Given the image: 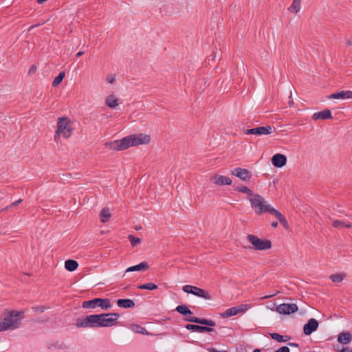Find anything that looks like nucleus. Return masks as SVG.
<instances>
[{"label":"nucleus","instance_id":"obj_12","mask_svg":"<svg viewBox=\"0 0 352 352\" xmlns=\"http://www.w3.org/2000/svg\"><path fill=\"white\" fill-rule=\"evenodd\" d=\"M232 175L240 178L241 180L246 182L250 179L251 173L245 168H236L232 171Z\"/></svg>","mask_w":352,"mask_h":352},{"label":"nucleus","instance_id":"obj_24","mask_svg":"<svg viewBox=\"0 0 352 352\" xmlns=\"http://www.w3.org/2000/svg\"><path fill=\"white\" fill-rule=\"evenodd\" d=\"M270 335L272 339L278 342H285L291 339L289 336H282L277 333H272Z\"/></svg>","mask_w":352,"mask_h":352},{"label":"nucleus","instance_id":"obj_22","mask_svg":"<svg viewBox=\"0 0 352 352\" xmlns=\"http://www.w3.org/2000/svg\"><path fill=\"white\" fill-rule=\"evenodd\" d=\"M118 98L113 94L109 96L105 100L106 104L111 109H115L118 105Z\"/></svg>","mask_w":352,"mask_h":352},{"label":"nucleus","instance_id":"obj_6","mask_svg":"<svg viewBox=\"0 0 352 352\" xmlns=\"http://www.w3.org/2000/svg\"><path fill=\"white\" fill-rule=\"evenodd\" d=\"M250 201L252 208L254 209L257 214H261L265 212L269 213L272 208L271 205L268 204L267 202L258 194L254 195V197L250 198Z\"/></svg>","mask_w":352,"mask_h":352},{"label":"nucleus","instance_id":"obj_5","mask_svg":"<svg viewBox=\"0 0 352 352\" xmlns=\"http://www.w3.org/2000/svg\"><path fill=\"white\" fill-rule=\"evenodd\" d=\"M72 129L70 126V120L67 118H58L57 130L54 135L55 140H58L61 134L65 138H69L72 135Z\"/></svg>","mask_w":352,"mask_h":352},{"label":"nucleus","instance_id":"obj_18","mask_svg":"<svg viewBox=\"0 0 352 352\" xmlns=\"http://www.w3.org/2000/svg\"><path fill=\"white\" fill-rule=\"evenodd\" d=\"M352 340V336L349 332H342L338 336V342L342 344H348Z\"/></svg>","mask_w":352,"mask_h":352},{"label":"nucleus","instance_id":"obj_17","mask_svg":"<svg viewBox=\"0 0 352 352\" xmlns=\"http://www.w3.org/2000/svg\"><path fill=\"white\" fill-rule=\"evenodd\" d=\"M313 120H316L318 119L327 120L332 118L331 112L329 109H325L324 111L314 113L312 116Z\"/></svg>","mask_w":352,"mask_h":352},{"label":"nucleus","instance_id":"obj_40","mask_svg":"<svg viewBox=\"0 0 352 352\" xmlns=\"http://www.w3.org/2000/svg\"><path fill=\"white\" fill-rule=\"evenodd\" d=\"M280 223L283 226V227L285 228H286V229L289 228V225H288L287 221L285 217L282 219V220L280 219Z\"/></svg>","mask_w":352,"mask_h":352},{"label":"nucleus","instance_id":"obj_51","mask_svg":"<svg viewBox=\"0 0 352 352\" xmlns=\"http://www.w3.org/2000/svg\"><path fill=\"white\" fill-rule=\"evenodd\" d=\"M272 226L273 228H276L278 226V222L277 221H274L272 223Z\"/></svg>","mask_w":352,"mask_h":352},{"label":"nucleus","instance_id":"obj_9","mask_svg":"<svg viewBox=\"0 0 352 352\" xmlns=\"http://www.w3.org/2000/svg\"><path fill=\"white\" fill-rule=\"evenodd\" d=\"M182 289L186 293L193 294L206 300L212 299L211 295L206 290L196 286L186 285L182 287Z\"/></svg>","mask_w":352,"mask_h":352},{"label":"nucleus","instance_id":"obj_54","mask_svg":"<svg viewBox=\"0 0 352 352\" xmlns=\"http://www.w3.org/2000/svg\"><path fill=\"white\" fill-rule=\"evenodd\" d=\"M1 331H4V330L3 329L1 322H0V332H1Z\"/></svg>","mask_w":352,"mask_h":352},{"label":"nucleus","instance_id":"obj_35","mask_svg":"<svg viewBox=\"0 0 352 352\" xmlns=\"http://www.w3.org/2000/svg\"><path fill=\"white\" fill-rule=\"evenodd\" d=\"M235 308L237 310V314L244 313L248 309H250V305H247V304H242V305L235 307Z\"/></svg>","mask_w":352,"mask_h":352},{"label":"nucleus","instance_id":"obj_38","mask_svg":"<svg viewBox=\"0 0 352 352\" xmlns=\"http://www.w3.org/2000/svg\"><path fill=\"white\" fill-rule=\"evenodd\" d=\"M275 352H290V350L288 346H283L276 350Z\"/></svg>","mask_w":352,"mask_h":352},{"label":"nucleus","instance_id":"obj_49","mask_svg":"<svg viewBox=\"0 0 352 352\" xmlns=\"http://www.w3.org/2000/svg\"><path fill=\"white\" fill-rule=\"evenodd\" d=\"M39 25H40V24H35V25H32V26H30V27L29 28V29H28V32H30L33 28H36V27H38V26H39Z\"/></svg>","mask_w":352,"mask_h":352},{"label":"nucleus","instance_id":"obj_1","mask_svg":"<svg viewBox=\"0 0 352 352\" xmlns=\"http://www.w3.org/2000/svg\"><path fill=\"white\" fill-rule=\"evenodd\" d=\"M151 138L148 135L140 133L138 135H130L120 140L106 142L104 146L107 148L114 151L125 150L131 146L140 144H147L150 142Z\"/></svg>","mask_w":352,"mask_h":352},{"label":"nucleus","instance_id":"obj_33","mask_svg":"<svg viewBox=\"0 0 352 352\" xmlns=\"http://www.w3.org/2000/svg\"><path fill=\"white\" fill-rule=\"evenodd\" d=\"M235 190H236L237 191L239 192H244V193H247L248 195H250V196H253L254 197V194H253V192L252 190H250V188H248L247 186H241V187H238L236 188Z\"/></svg>","mask_w":352,"mask_h":352},{"label":"nucleus","instance_id":"obj_41","mask_svg":"<svg viewBox=\"0 0 352 352\" xmlns=\"http://www.w3.org/2000/svg\"><path fill=\"white\" fill-rule=\"evenodd\" d=\"M104 314L108 315V316H113L114 318H113V319H116V322L120 317V314L118 313H107V314Z\"/></svg>","mask_w":352,"mask_h":352},{"label":"nucleus","instance_id":"obj_43","mask_svg":"<svg viewBox=\"0 0 352 352\" xmlns=\"http://www.w3.org/2000/svg\"><path fill=\"white\" fill-rule=\"evenodd\" d=\"M338 352H352V349L349 347H343L341 349H336Z\"/></svg>","mask_w":352,"mask_h":352},{"label":"nucleus","instance_id":"obj_29","mask_svg":"<svg viewBox=\"0 0 352 352\" xmlns=\"http://www.w3.org/2000/svg\"><path fill=\"white\" fill-rule=\"evenodd\" d=\"M138 288L140 289H147V290H155L158 288V286L153 283H148L146 284H142L138 286Z\"/></svg>","mask_w":352,"mask_h":352},{"label":"nucleus","instance_id":"obj_7","mask_svg":"<svg viewBox=\"0 0 352 352\" xmlns=\"http://www.w3.org/2000/svg\"><path fill=\"white\" fill-rule=\"evenodd\" d=\"M82 307L84 309H94L96 307H100L102 309L107 310L111 307V304L109 298H96L93 300L84 301Z\"/></svg>","mask_w":352,"mask_h":352},{"label":"nucleus","instance_id":"obj_23","mask_svg":"<svg viewBox=\"0 0 352 352\" xmlns=\"http://www.w3.org/2000/svg\"><path fill=\"white\" fill-rule=\"evenodd\" d=\"M78 267V263L76 261L73 259H68L65 262V267L69 272L76 270Z\"/></svg>","mask_w":352,"mask_h":352},{"label":"nucleus","instance_id":"obj_8","mask_svg":"<svg viewBox=\"0 0 352 352\" xmlns=\"http://www.w3.org/2000/svg\"><path fill=\"white\" fill-rule=\"evenodd\" d=\"M247 239L257 250H266L272 248V242L268 239H261L253 234H248Z\"/></svg>","mask_w":352,"mask_h":352},{"label":"nucleus","instance_id":"obj_57","mask_svg":"<svg viewBox=\"0 0 352 352\" xmlns=\"http://www.w3.org/2000/svg\"><path fill=\"white\" fill-rule=\"evenodd\" d=\"M336 349H340L339 346H338L336 348H334V350H335V351H336Z\"/></svg>","mask_w":352,"mask_h":352},{"label":"nucleus","instance_id":"obj_58","mask_svg":"<svg viewBox=\"0 0 352 352\" xmlns=\"http://www.w3.org/2000/svg\"><path fill=\"white\" fill-rule=\"evenodd\" d=\"M347 44L348 45H351V42L349 41H348Z\"/></svg>","mask_w":352,"mask_h":352},{"label":"nucleus","instance_id":"obj_27","mask_svg":"<svg viewBox=\"0 0 352 352\" xmlns=\"http://www.w3.org/2000/svg\"><path fill=\"white\" fill-rule=\"evenodd\" d=\"M333 226L335 228L340 229L342 228H350L352 227V225L350 223H346L345 221H342L340 220H335L333 222Z\"/></svg>","mask_w":352,"mask_h":352},{"label":"nucleus","instance_id":"obj_42","mask_svg":"<svg viewBox=\"0 0 352 352\" xmlns=\"http://www.w3.org/2000/svg\"><path fill=\"white\" fill-rule=\"evenodd\" d=\"M107 80L109 83L113 84L116 80V76L114 75L108 76Z\"/></svg>","mask_w":352,"mask_h":352},{"label":"nucleus","instance_id":"obj_15","mask_svg":"<svg viewBox=\"0 0 352 352\" xmlns=\"http://www.w3.org/2000/svg\"><path fill=\"white\" fill-rule=\"evenodd\" d=\"M329 99H351L352 98V91H341L333 93L327 97Z\"/></svg>","mask_w":352,"mask_h":352},{"label":"nucleus","instance_id":"obj_45","mask_svg":"<svg viewBox=\"0 0 352 352\" xmlns=\"http://www.w3.org/2000/svg\"><path fill=\"white\" fill-rule=\"evenodd\" d=\"M36 71V67L35 65H32L29 69V74L34 73Z\"/></svg>","mask_w":352,"mask_h":352},{"label":"nucleus","instance_id":"obj_31","mask_svg":"<svg viewBox=\"0 0 352 352\" xmlns=\"http://www.w3.org/2000/svg\"><path fill=\"white\" fill-rule=\"evenodd\" d=\"M344 276H345V275L342 274H332L330 276V278L333 282L340 283V282L342 281Z\"/></svg>","mask_w":352,"mask_h":352},{"label":"nucleus","instance_id":"obj_53","mask_svg":"<svg viewBox=\"0 0 352 352\" xmlns=\"http://www.w3.org/2000/svg\"><path fill=\"white\" fill-rule=\"evenodd\" d=\"M47 0H37V3L38 4H41L43 3H44L45 1H46Z\"/></svg>","mask_w":352,"mask_h":352},{"label":"nucleus","instance_id":"obj_4","mask_svg":"<svg viewBox=\"0 0 352 352\" xmlns=\"http://www.w3.org/2000/svg\"><path fill=\"white\" fill-rule=\"evenodd\" d=\"M103 316H108V315H105L104 314H94L87 316L85 318H78L76 321V327L78 328H99L100 327V318Z\"/></svg>","mask_w":352,"mask_h":352},{"label":"nucleus","instance_id":"obj_20","mask_svg":"<svg viewBox=\"0 0 352 352\" xmlns=\"http://www.w3.org/2000/svg\"><path fill=\"white\" fill-rule=\"evenodd\" d=\"M117 305L119 307L129 309L135 307V302L131 299H118Z\"/></svg>","mask_w":352,"mask_h":352},{"label":"nucleus","instance_id":"obj_30","mask_svg":"<svg viewBox=\"0 0 352 352\" xmlns=\"http://www.w3.org/2000/svg\"><path fill=\"white\" fill-rule=\"evenodd\" d=\"M65 72H61L59 73V74L54 78L53 82H52V85L54 87H56L58 86L63 80L64 77H65Z\"/></svg>","mask_w":352,"mask_h":352},{"label":"nucleus","instance_id":"obj_10","mask_svg":"<svg viewBox=\"0 0 352 352\" xmlns=\"http://www.w3.org/2000/svg\"><path fill=\"white\" fill-rule=\"evenodd\" d=\"M276 310L280 314L289 315L296 312L298 307L295 303H283L276 307Z\"/></svg>","mask_w":352,"mask_h":352},{"label":"nucleus","instance_id":"obj_11","mask_svg":"<svg viewBox=\"0 0 352 352\" xmlns=\"http://www.w3.org/2000/svg\"><path fill=\"white\" fill-rule=\"evenodd\" d=\"M273 129H274V128L272 127L271 126H258L253 129H247L245 133L248 135L252 134L256 135H268L272 133Z\"/></svg>","mask_w":352,"mask_h":352},{"label":"nucleus","instance_id":"obj_55","mask_svg":"<svg viewBox=\"0 0 352 352\" xmlns=\"http://www.w3.org/2000/svg\"><path fill=\"white\" fill-rule=\"evenodd\" d=\"M252 352H261L260 349H256Z\"/></svg>","mask_w":352,"mask_h":352},{"label":"nucleus","instance_id":"obj_50","mask_svg":"<svg viewBox=\"0 0 352 352\" xmlns=\"http://www.w3.org/2000/svg\"><path fill=\"white\" fill-rule=\"evenodd\" d=\"M84 54V52L81 51V52H79L76 54V56L77 58H79L80 56H81L82 54Z\"/></svg>","mask_w":352,"mask_h":352},{"label":"nucleus","instance_id":"obj_34","mask_svg":"<svg viewBox=\"0 0 352 352\" xmlns=\"http://www.w3.org/2000/svg\"><path fill=\"white\" fill-rule=\"evenodd\" d=\"M131 244L133 246H135L141 243V239L138 237H135L133 235H129L128 236Z\"/></svg>","mask_w":352,"mask_h":352},{"label":"nucleus","instance_id":"obj_28","mask_svg":"<svg viewBox=\"0 0 352 352\" xmlns=\"http://www.w3.org/2000/svg\"><path fill=\"white\" fill-rule=\"evenodd\" d=\"M301 0H294L292 6L288 8L291 12L297 13L300 10Z\"/></svg>","mask_w":352,"mask_h":352},{"label":"nucleus","instance_id":"obj_52","mask_svg":"<svg viewBox=\"0 0 352 352\" xmlns=\"http://www.w3.org/2000/svg\"><path fill=\"white\" fill-rule=\"evenodd\" d=\"M192 314H193V313L190 311V309H188L187 310V311H186V316H190V315H192Z\"/></svg>","mask_w":352,"mask_h":352},{"label":"nucleus","instance_id":"obj_48","mask_svg":"<svg viewBox=\"0 0 352 352\" xmlns=\"http://www.w3.org/2000/svg\"><path fill=\"white\" fill-rule=\"evenodd\" d=\"M288 345L293 347H298V344L294 342H289Z\"/></svg>","mask_w":352,"mask_h":352},{"label":"nucleus","instance_id":"obj_56","mask_svg":"<svg viewBox=\"0 0 352 352\" xmlns=\"http://www.w3.org/2000/svg\"><path fill=\"white\" fill-rule=\"evenodd\" d=\"M47 319L45 320L44 321H47ZM42 321H43V320H38V319H37V320H36V322H42Z\"/></svg>","mask_w":352,"mask_h":352},{"label":"nucleus","instance_id":"obj_36","mask_svg":"<svg viewBox=\"0 0 352 352\" xmlns=\"http://www.w3.org/2000/svg\"><path fill=\"white\" fill-rule=\"evenodd\" d=\"M188 309H189V308H188L186 305H178V306L176 307L175 310H176L178 313H179V314H182V315H184V316H186V311H187V310H188Z\"/></svg>","mask_w":352,"mask_h":352},{"label":"nucleus","instance_id":"obj_26","mask_svg":"<svg viewBox=\"0 0 352 352\" xmlns=\"http://www.w3.org/2000/svg\"><path fill=\"white\" fill-rule=\"evenodd\" d=\"M237 310L235 307L226 309L223 313L221 314V316L223 318H228L229 317L237 315Z\"/></svg>","mask_w":352,"mask_h":352},{"label":"nucleus","instance_id":"obj_39","mask_svg":"<svg viewBox=\"0 0 352 352\" xmlns=\"http://www.w3.org/2000/svg\"><path fill=\"white\" fill-rule=\"evenodd\" d=\"M32 309L34 310V311L40 313H43L45 310V307H34Z\"/></svg>","mask_w":352,"mask_h":352},{"label":"nucleus","instance_id":"obj_13","mask_svg":"<svg viewBox=\"0 0 352 352\" xmlns=\"http://www.w3.org/2000/svg\"><path fill=\"white\" fill-rule=\"evenodd\" d=\"M318 327V322L315 318H311L303 327V331L306 336L311 335L317 330Z\"/></svg>","mask_w":352,"mask_h":352},{"label":"nucleus","instance_id":"obj_2","mask_svg":"<svg viewBox=\"0 0 352 352\" xmlns=\"http://www.w3.org/2000/svg\"><path fill=\"white\" fill-rule=\"evenodd\" d=\"M23 318V311L5 310L1 318L3 329L7 331L19 328Z\"/></svg>","mask_w":352,"mask_h":352},{"label":"nucleus","instance_id":"obj_32","mask_svg":"<svg viewBox=\"0 0 352 352\" xmlns=\"http://www.w3.org/2000/svg\"><path fill=\"white\" fill-rule=\"evenodd\" d=\"M269 213L274 215L276 218L278 219L279 221H280V219L282 220V219L285 218V217L279 211L273 207H272Z\"/></svg>","mask_w":352,"mask_h":352},{"label":"nucleus","instance_id":"obj_47","mask_svg":"<svg viewBox=\"0 0 352 352\" xmlns=\"http://www.w3.org/2000/svg\"><path fill=\"white\" fill-rule=\"evenodd\" d=\"M278 292L262 297V299H267L274 296Z\"/></svg>","mask_w":352,"mask_h":352},{"label":"nucleus","instance_id":"obj_37","mask_svg":"<svg viewBox=\"0 0 352 352\" xmlns=\"http://www.w3.org/2000/svg\"><path fill=\"white\" fill-rule=\"evenodd\" d=\"M23 201L22 199H19L17 201L12 203L10 206H6L5 208H3L2 210H8L10 208L17 206L19 204H21Z\"/></svg>","mask_w":352,"mask_h":352},{"label":"nucleus","instance_id":"obj_16","mask_svg":"<svg viewBox=\"0 0 352 352\" xmlns=\"http://www.w3.org/2000/svg\"><path fill=\"white\" fill-rule=\"evenodd\" d=\"M212 180L213 181L214 184L219 186L231 185L232 182L230 178L226 176L218 175H214L212 177Z\"/></svg>","mask_w":352,"mask_h":352},{"label":"nucleus","instance_id":"obj_44","mask_svg":"<svg viewBox=\"0 0 352 352\" xmlns=\"http://www.w3.org/2000/svg\"><path fill=\"white\" fill-rule=\"evenodd\" d=\"M138 330L137 331L140 333L144 334L145 333H147V331L145 328H143L140 326H137Z\"/></svg>","mask_w":352,"mask_h":352},{"label":"nucleus","instance_id":"obj_46","mask_svg":"<svg viewBox=\"0 0 352 352\" xmlns=\"http://www.w3.org/2000/svg\"><path fill=\"white\" fill-rule=\"evenodd\" d=\"M208 351L210 352H228L227 351H219V350H217V349H215L214 348H210V349H208Z\"/></svg>","mask_w":352,"mask_h":352},{"label":"nucleus","instance_id":"obj_19","mask_svg":"<svg viewBox=\"0 0 352 352\" xmlns=\"http://www.w3.org/2000/svg\"><path fill=\"white\" fill-rule=\"evenodd\" d=\"M149 267V265L147 262H142L139 263L138 265H133L131 267H128L126 270V272H131L135 271H144L148 270Z\"/></svg>","mask_w":352,"mask_h":352},{"label":"nucleus","instance_id":"obj_14","mask_svg":"<svg viewBox=\"0 0 352 352\" xmlns=\"http://www.w3.org/2000/svg\"><path fill=\"white\" fill-rule=\"evenodd\" d=\"M272 163L276 168H282L287 163V157L283 154L276 153L272 157Z\"/></svg>","mask_w":352,"mask_h":352},{"label":"nucleus","instance_id":"obj_21","mask_svg":"<svg viewBox=\"0 0 352 352\" xmlns=\"http://www.w3.org/2000/svg\"><path fill=\"white\" fill-rule=\"evenodd\" d=\"M116 324V319L113 317L103 316L100 318V327H112Z\"/></svg>","mask_w":352,"mask_h":352},{"label":"nucleus","instance_id":"obj_25","mask_svg":"<svg viewBox=\"0 0 352 352\" xmlns=\"http://www.w3.org/2000/svg\"><path fill=\"white\" fill-rule=\"evenodd\" d=\"M111 216V214L110 213L109 208L107 207H105L100 212V221L102 223L107 222L109 221V219H110Z\"/></svg>","mask_w":352,"mask_h":352},{"label":"nucleus","instance_id":"obj_3","mask_svg":"<svg viewBox=\"0 0 352 352\" xmlns=\"http://www.w3.org/2000/svg\"><path fill=\"white\" fill-rule=\"evenodd\" d=\"M186 321L200 324L202 325L188 324L185 326L188 330H192L199 333L204 332H214L215 330L210 327H214L216 322L212 320H208L204 318H198L195 316L188 317L185 319Z\"/></svg>","mask_w":352,"mask_h":352}]
</instances>
